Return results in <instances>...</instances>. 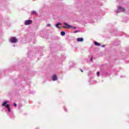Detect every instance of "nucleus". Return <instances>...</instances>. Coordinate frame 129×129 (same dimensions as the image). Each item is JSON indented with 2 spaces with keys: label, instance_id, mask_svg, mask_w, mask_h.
Masks as SVG:
<instances>
[{
  "label": "nucleus",
  "instance_id": "obj_1",
  "mask_svg": "<svg viewBox=\"0 0 129 129\" xmlns=\"http://www.w3.org/2000/svg\"><path fill=\"white\" fill-rule=\"evenodd\" d=\"M8 101H5L3 102V103L2 104V106H5L6 108H7V110L8 111V112H11V108H10V106H11V105L10 104H8Z\"/></svg>",
  "mask_w": 129,
  "mask_h": 129
},
{
  "label": "nucleus",
  "instance_id": "obj_2",
  "mask_svg": "<svg viewBox=\"0 0 129 129\" xmlns=\"http://www.w3.org/2000/svg\"><path fill=\"white\" fill-rule=\"evenodd\" d=\"M125 11V9H124L123 8L118 6L117 8V10L116 11V13L118 14L119 13H120L121 12H124Z\"/></svg>",
  "mask_w": 129,
  "mask_h": 129
},
{
  "label": "nucleus",
  "instance_id": "obj_3",
  "mask_svg": "<svg viewBox=\"0 0 129 129\" xmlns=\"http://www.w3.org/2000/svg\"><path fill=\"white\" fill-rule=\"evenodd\" d=\"M11 43H18V39L16 37H12L10 40Z\"/></svg>",
  "mask_w": 129,
  "mask_h": 129
},
{
  "label": "nucleus",
  "instance_id": "obj_4",
  "mask_svg": "<svg viewBox=\"0 0 129 129\" xmlns=\"http://www.w3.org/2000/svg\"><path fill=\"white\" fill-rule=\"evenodd\" d=\"M31 24H33V20H26L24 23V24L25 25V26L31 25Z\"/></svg>",
  "mask_w": 129,
  "mask_h": 129
},
{
  "label": "nucleus",
  "instance_id": "obj_5",
  "mask_svg": "<svg viewBox=\"0 0 129 129\" xmlns=\"http://www.w3.org/2000/svg\"><path fill=\"white\" fill-rule=\"evenodd\" d=\"M63 25L67 26V27H66V26H62V28H63V29H69V28H72V25H70L68 24L66 22L63 23Z\"/></svg>",
  "mask_w": 129,
  "mask_h": 129
},
{
  "label": "nucleus",
  "instance_id": "obj_6",
  "mask_svg": "<svg viewBox=\"0 0 129 129\" xmlns=\"http://www.w3.org/2000/svg\"><path fill=\"white\" fill-rule=\"evenodd\" d=\"M101 73L102 74V75H103L105 77H107V76L108 75V72H107V71L106 70L102 71Z\"/></svg>",
  "mask_w": 129,
  "mask_h": 129
},
{
  "label": "nucleus",
  "instance_id": "obj_7",
  "mask_svg": "<svg viewBox=\"0 0 129 129\" xmlns=\"http://www.w3.org/2000/svg\"><path fill=\"white\" fill-rule=\"evenodd\" d=\"M52 80L53 81H56V80H58V78L56 75H53L52 76Z\"/></svg>",
  "mask_w": 129,
  "mask_h": 129
},
{
  "label": "nucleus",
  "instance_id": "obj_8",
  "mask_svg": "<svg viewBox=\"0 0 129 129\" xmlns=\"http://www.w3.org/2000/svg\"><path fill=\"white\" fill-rule=\"evenodd\" d=\"M77 41L78 42H83V41H84V39H83V38L79 37L78 38Z\"/></svg>",
  "mask_w": 129,
  "mask_h": 129
},
{
  "label": "nucleus",
  "instance_id": "obj_9",
  "mask_svg": "<svg viewBox=\"0 0 129 129\" xmlns=\"http://www.w3.org/2000/svg\"><path fill=\"white\" fill-rule=\"evenodd\" d=\"M120 44V41L119 40H117L114 42V45L115 46H118Z\"/></svg>",
  "mask_w": 129,
  "mask_h": 129
},
{
  "label": "nucleus",
  "instance_id": "obj_10",
  "mask_svg": "<svg viewBox=\"0 0 129 129\" xmlns=\"http://www.w3.org/2000/svg\"><path fill=\"white\" fill-rule=\"evenodd\" d=\"M61 25H62V23H57L56 24H55V27L58 28V29H60V27H59V26H61Z\"/></svg>",
  "mask_w": 129,
  "mask_h": 129
},
{
  "label": "nucleus",
  "instance_id": "obj_11",
  "mask_svg": "<svg viewBox=\"0 0 129 129\" xmlns=\"http://www.w3.org/2000/svg\"><path fill=\"white\" fill-rule=\"evenodd\" d=\"M94 45H95V46H100V43L97 42V41H94Z\"/></svg>",
  "mask_w": 129,
  "mask_h": 129
},
{
  "label": "nucleus",
  "instance_id": "obj_12",
  "mask_svg": "<svg viewBox=\"0 0 129 129\" xmlns=\"http://www.w3.org/2000/svg\"><path fill=\"white\" fill-rule=\"evenodd\" d=\"M31 15H35V14L37 15V12L33 10V11H31Z\"/></svg>",
  "mask_w": 129,
  "mask_h": 129
},
{
  "label": "nucleus",
  "instance_id": "obj_13",
  "mask_svg": "<svg viewBox=\"0 0 129 129\" xmlns=\"http://www.w3.org/2000/svg\"><path fill=\"white\" fill-rule=\"evenodd\" d=\"M66 33H65V32H64V31H61V32H60V35H61V36H65V35H66Z\"/></svg>",
  "mask_w": 129,
  "mask_h": 129
},
{
  "label": "nucleus",
  "instance_id": "obj_14",
  "mask_svg": "<svg viewBox=\"0 0 129 129\" xmlns=\"http://www.w3.org/2000/svg\"><path fill=\"white\" fill-rule=\"evenodd\" d=\"M76 33H79V30H77L74 32L75 34H76Z\"/></svg>",
  "mask_w": 129,
  "mask_h": 129
},
{
  "label": "nucleus",
  "instance_id": "obj_15",
  "mask_svg": "<svg viewBox=\"0 0 129 129\" xmlns=\"http://www.w3.org/2000/svg\"><path fill=\"white\" fill-rule=\"evenodd\" d=\"M99 74H100V73L99 72H98L97 73V76H99Z\"/></svg>",
  "mask_w": 129,
  "mask_h": 129
},
{
  "label": "nucleus",
  "instance_id": "obj_16",
  "mask_svg": "<svg viewBox=\"0 0 129 129\" xmlns=\"http://www.w3.org/2000/svg\"><path fill=\"white\" fill-rule=\"evenodd\" d=\"M50 26H51V24H47V27H50Z\"/></svg>",
  "mask_w": 129,
  "mask_h": 129
},
{
  "label": "nucleus",
  "instance_id": "obj_17",
  "mask_svg": "<svg viewBox=\"0 0 129 129\" xmlns=\"http://www.w3.org/2000/svg\"><path fill=\"white\" fill-rule=\"evenodd\" d=\"M70 28H73V29H75V30H76V27L72 26V27H70Z\"/></svg>",
  "mask_w": 129,
  "mask_h": 129
},
{
  "label": "nucleus",
  "instance_id": "obj_18",
  "mask_svg": "<svg viewBox=\"0 0 129 129\" xmlns=\"http://www.w3.org/2000/svg\"><path fill=\"white\" fill-rule=\"evenodd\" d=\"M14 106H15V107H16L17 104H16V103H14Z\"/></svg>",
  "mask_w": 129,
  "mask_h": 129
},
{
  "label": "nucleus",
  "instance_id": "obj_19",
  "mask_svg": "<svg viewBox=\"0 0 129 129\" xmlns=\"http://www.w3.org/2000/svg\"><path fill=\"white\" fill-rule=\"evenodd\" d=\"M90 61L91 62H92V61H93V57H92L90 58Z\"/></svg>",
  "mask_w": 129,
  "mask_h": 129
},
{
  "label": "nucleus",
  "instance_id": "obj_20",
  "mask_svg": "<svg viewBox=\"0 0 129 129\" xmlns=\"http://www.w3.org/2000/svg\"><path fill=\"white\" fill-rule=\"evenodd\" d=\"M102 48H104V47H105V45H102V46H101Z\"/></svg>",
  "mask_w": 129,
  "mask_h": 129
},
{
  "label": "nucleus",
  "instance_id": "obj_21",
  "mask_svg": "<svg viewBox=\"0 0 129 129\" xmlns=\"http://www.w3.org/2000/svg\"><path fill=\"white\" fill-rule=\"evenodd\" d=\"M64 110H65V111H66V112H67V109H66V108H64Z\"/></svg>",
  "mask_w": 129,
  "mask_h": 129
},
{
  "label": "nucleus",
  "instance_id": "obj_22",
  "mask_svg": "<svg viewBox=\"0 0 129 129\" xmlns=\"http://www.w3.org/2000/svg\"><path fill=\"white\" fill-rule=\"evenodd\" d=\"M81 72H83V70H82V69L80 70Z\"/></svg>",
  "mask_w": 129,
  "mask_h": 129
},
{
  "label": "nucleus",
  "instance_id": "obj_23",
  "mask_svg": "<svg viewBox=\"0 0 129 129\" xmlns=\"http://www.w3.org/2000/svg\"><path fill=\"white\" fill-rule=\"evenodd\" d=\"M120 77L121 78V77H122V76H120Z\"/></svg>",
  "mask_w": 129,
  "mask_h": 129
},
{
  "label": "nucleus",
  "instance_id": "obj_24",
  "mask_svg": "<svg viewBox=\"0 0 129 129\" xmlns=\"http://www.w3.org/2000/svg\"><path fill=\"white\" fill-rule=\"evenodd\" d=\"M35 129H39V128H36Z\"/></svg>",
  "mask_w": 129,
  "mask_h": 129
},
{
  "label": "nucleus",
  "instance_id": "obj_25",
  "mask_svg": "<svg viewBox=\"0 0 129 129\" xmlns=\"http://www.w3.org/2000/svg\"><path fill=\"white\" fill-rule=\"evenodd\" d=\"M13 46H14V47H15V45H14Z\"/></svg>",
  "mask_w": 129,
  "mask_h": 129
},
{
  "label": "nucleus",
  "instance_id": "obj_26",
  "mask_svg": "<svg viewBox=\"0 0 129 129\" xmlns=\"http://www.w3.org/2000/svg\"><path fill=\"white\" fill-rule=\"evenodd\" d=\"M87 70H88V68L87 69Z\"/></svg>",
  "mask_w": 129,
  "mask_h": 129
}]
</instances>
